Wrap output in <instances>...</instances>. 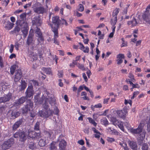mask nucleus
Listing matches in <instances>:
<instances>
[{"label": "nucleus", "mask_w": 150, "mask_h": 150, "mask_svg": "<svg viewBox=\"0 0 150 150\" xmlns=\"http://www.w3.org/2000/svg\"><path fill=\"white\" fill-rule=\"evenodd\" d=\"M28 130L23 129H19L13 134V137L15 138H19V141L21 143V147L25 146L24 143L28 136Z\"/></svg>", "instance_id": "nucleus-1"}, {"label": "nucleus", "mask_w": 150, "mask_h": 150, "mask_svg": "<svg viewBox=\"0 0 150 150\" xmlns=\"http://www.w3.org/2000/svg\"><path fill=\"white\" fill-rule=\"evenodd\" d=\"M60 21V20L59 16H57L52 18V22L53 24L50 23L48 25L51 27L52 31H58V29L59 27Z\"/></svg>", "instance_id": "nucleus-2"}, {"label": "nucleus", "mask_w": 150, "mask_h": 150, "mask_svg": "<svg viewBox=\"0 0 150 150\" xmlns=\"http://www.w3.org/2000/svg\"><path fill=\"white\" fill-rule=\"evenodd\" d=\"M150 4L149 5L146 9V11L142 13V18L145 21L144 23L147 25L150 24Z\"/></svg>", "instance_id": "nucleus-3"}, {"label": "nucleus", "mask_w": 150, "mask_h": 150, "mask_svg": "<svg viewBox=\"0 0 150 150\" xmlns=\"http://www.w3.org/2000/svg\"><path fill=\"white\" fill-rule=\"evenodd\" d=\"M14 143V139L11 137L5 141L1 145L2 150H6L9 149Z\"/></svg>", "instance_id": "nucleus-4"}, {"label": "nucleus", "mask_w": 150, "mask_h": 150, "mask_svg": "<svg viewBox=\"0 0 150 150\" xmlns=\"http://www.w3.org/2000/svg\"><path fill=\"white\" fill-rule=\"evenodd\" d=\"M53 112L51 110H42L39 112V115L41 117L48 118L52 115Z\"/></svg>", "instance_id": "nucleus-5"}, {"label": "nucleus", "mask_w": 150, "mask_h": 150, "mask_svg": "<svg viewBox=\"0 0 150 150\" xmlns=\"http://www.w3.org/2000/svg\"><path fill=\"white\" fill-rule=\"evenodd\" d=\"M33 107V102L30 99H28L26 101V104L25 108H23V113H26L28 111H30Z\"/></svg>", "instance_id": "nucleus-6"}, {"label": "nucleus", "mask_w": 150, "mask_h": 150, "mask_svg": "<svg viewBox=\"0 0 150 150\" xmlns=\"http://www.w3.org/2000/svg\"><path fill=\"white\" fill-rule=\"evenodd\" d=\"M42 137L40 132H36L34 131H30L28 130V138H31L33 139H39Z\"/></svg>", "instance_id": "nucleus-7"}, {"label": "nucleus", "mask_w": 150, "mask_h": 150, "mask_svg": "<svg viewBox=\"0 0 150 150\" xmlns=\"http://www.w3.org/2000/svg\"><path fill=\"white\" fill-rule=\"evenodd\" d=\"M33 89V86L32 85L28 86L25 92V97L27 98L33 97L34 94V91Z\"/></svg>", "instance_id": "nucleus-8"}, {"label": "nucleus", "mask_w": 150, "mask_h": 150, "mask_svg": "<svg viewBox=\"0 0 150 150\" xmlns=\"http://www.w3.org/2000/svg\"><path fill=\"white\" fill-rule=\"evenodd\" d=\"M24 120L23 118H21L16 122L12 126V130L15 131L19 127H21L24 124Z\"/></svg>", "instance_id": "nucleus-9"}, {"label": "nucleus", "mask_w": 150, "mask_h": 150, "mask_svg": "<svg viewBox=\"0 0 150 150\" xmlns=\"http://www.w3.org/2000/svg\"><path fill=\"white\" fill-rule=\"evenodd\" d=\"M23 76V74L22 71L21 69L17 70L15 71V75L14 79L15 82H18L21 79Z\"/></svg>", "instance_id": "nucleus-10"}, {"label": "nucleus", "mask_w": 150, "mask_h": 150, "mask_svg": "<svg viewBox=\"0 0 150 150\" xmlns=\"http://www.w3.org/2000/svg\"><path fill=\"white\" fill-rule=\"evenodd\" d=\"M27 98L25 97L22 96L20 98L16 100L14 103L13 105L15 106H18L23 104L27 99Z\"/></svg>", "instance_id": "nucleus-11"}, {"label": "nucleus", "mask_w": 150, "mask_h": 150, "mask_svg": "<svg viewBox=\"0 0 150 150\" xmlns=\"http://www.w3.org/2000/svg\"><path fill=\"white\" fill-rule=\"evenodd\" d=\"M16 24L17 25H19L22 27L23 28L29 29L28 23L25 21H22L18 20L17 21Z\"/></svg>", "instance_id": "nucleus-12"}, {"label": "nucleus", "mask_w": 150, "mask_h": 150, "mask_svg": "<svg viewBox=\"0 0 150 150\" xmlns=\"http://www.w3.org/2000/svg\"><path fill=\"white\" fill-rule=\"evenodd\" d=\"M21 114L19 111L16 110H11L9 112V116L11 118L15 119L19 116Z\"/></svg>", "instance_id": "nucleus-13"}, {"label": "nucleus", "mask_w": 150, "mask_h": 150, "mask_svg": "<svg viewBox=\"0 0 150 150\" xmlns=\"http://www.w3.org/2000/svg\"><path fill=\"white\" fill-rule=\"evenodd\" d=\"M3 24H4V26L5 29L7 30H9L11 29L13 27L14 24L13 23H11L10 21H4Z\"/></svg>", "instance_id": "nucleus-14"}, {"label": "nucleus", "mask_w": 150, "mask_h": 150, "mask_svg": "<svg viewBox=\"0 0 150 150\" xmlns=\"http://www.w3.org/2000/svg\"><path fill=\"white\" fill-rule=\"evenodd\" d=\"M33 24L37 26H40L42 23L40 19V16H35L33 18L32 21Z\"/></svg>", "instance_id": "nucleus-15"}, {"label": "nucleus", "mask_w": 150, "mask_h": 150, "mask_svg": "<svg viewBox=\"0 0 150 150\" xmlns=\"http://www.w3.org/2000/svg\"><path fill=\"white\" fill-rule=\"evenodd\" d=\"M33 10L35 12L38 14H43L45 11V8L42 6L35 7Z\"/></svg>", "instance_id": "nucleus-16"}, {"label": "nucleus", "mask_w": 150, "mask_h": 150, "mask_svg": "<svg viewBox=\"0 0 150 150\" xmlns=\"http://www.w3.org/2000/svg\"><path fill=\"white\" fill-rule=\"evenodd\" d=\"M35 33L36 34V36L38 37L39 40L41 41H43L44 40V38L42 36V34L40 28L36 27Z\"/></svg>", "instance_id": "nucleus-17"}, {"label": "nucleus", "mask_w": 150, "mask_h": 150, "mask_svg": "<svg viewBox=\"0 0 150 150\" xmlns=\"http://www.w3.org/2000/svg\"><path fill=\"white\" fill-rule=\"evenodd\" d=\"M119 12V8H116L114 10L112 13L113 19L114 20L113 25L114 26L116 24L117 21V15Z\"/></svg>", "instance_id": "nucleus-18"}, {"label": "nucleus", "mask_w": 150, "mask_h": 150, "mask_svg": "<svg viewBox=\"0 0 150 150\" xmlns=\"http://www.w3.org/2000/svg\"><path fill=\"white\" fill-rule=\"evenodd\" d=\"M49 142L47 140L46 137H44L42 139H40L38 142V145L40 147H43L47 144Z\"/></svg>", "instance_id": "nucleus-19"}, {"label": "nucleus", "mask_w": 150, "mask_h": 150, "mask_svg": "<svg viewBox=\"0 0 150 150\" xmlns=\"http://www.w3.org/2000/svg\"><path fill=\"white\" fill-rule=\"evenodd\" d=\"M27 86V83L25 82V81L22 80L21 82V84L18 86V90L19 91H23L26 88Z\"/></svg>", "instance_id": "nucleus-20"}, {"label": "nucleus", "mask_w": 150, "mask_h": 150, "mask_svg": "<svg viewBox=\"0 0 150 150\" xmlns=\"http://www.w3.org/2000/svg\"><path fill=\"white\" fill-rule=\"evenodd\" d=\"M117 57L118 59L117 60V64H121L123 62L122 59H124L125 58L124 55L123 54H120L117 55Z\"/></svg>", "instance_id": "nucleus-21"}, {"label": "nucleus", "mask_w": 150, "mask_h": 150, "mask_svg": "<svg viewBox=\"0 0 150 150\" xmlns=\"http://www.w3.org/2000/svg\"><path fill=\"white\" fill-rule=\"evenodd\" d=\"M33 35L32 34L29 33L26 41V44L28 46L31 44L33 43Z\"/></svg>", "instance_id": "nucleus-22"}, {"label": "nucleus", "mask_w": 150, "mask_h": 150, "mask_svg": "<svg viewBox=\"0 0 150 150\" xmlns=\"http://www.w3.org/2000/svg\"><path fill=\"white\" fill-rule=\"evenodd\" d=\"M66 145V142L64 140L62 139L59 144V149L60 150H65Z\"/></svg>", "instance_id": "nucleus-23"}, {"label": "nucleus", "mask_w": 150, "mask_h": 150, "mask_svg": "<svg viewBox=\"0 0 150 150\" xmlns=\"http://www.w3.org/2000/svg\"><path fill=\"white\" fill-rule=\"evenodd\" d=\"M128 143L130 147L133 150H137V146L136 142L134 141H129Z\"/></svg>", "instance_id": "nucleus-24"}, {"label": "nucleus", "mask_w": 150, "mask_h": 150, "mask_svg": "<svg viewBox=\"0 0 150 150\" xmlns=\"http://www.w3.org/2000/svg\"><path fill=\"white\" fill-rule=\"evenodd\" d=\"M54 33L53 40L54 42L57 45H59V42L57 39V38L58 37V31H53Z\"/></svg>", "instance_id": "nucleus-25"}, {"label": "nucleus", "mask_w": 150, "mask_h": 150, "mask_svg": "<svg viewBox=\"0 0 150 150\" xmlns=\"http://www.w3.org/2000/svg\"><path fill=\"white\" fill-rule=\"evenodd\" d=\"M41 70L47 74H52V71L50 68L43 67L42 68Z\"/></svg>", "instance_id": "nucleus-26"}, {"label": "nucleus", "mask_w": 150, "mask_h": 150, "mask_svg": "<svg viewBox=\"0 0 150 150\" xmlns=\"http://www.w3.org/2000/svg\"><path fill=\"white\" fill-rule=\"evenodd\" d=\"M142 131L141 129L137 128L136 129L132 128L130 129V132L133 134H139L142 132Z\"/></svg>", "instance_id": "nucleus-27"}, {"label": "nucleus", "mask_w": 150, "mask_h": 150, "mask_svg": "<svg viewBox=\"0 0 150 150\" xmlns=\"http://www.w3.org/2000/svg\"><path fill=\"white\" fill-rule=\"evenodd\" d=\"M56 143L54 142H52L49 145V149L50 150H56L57 149L56 146Z\"/></svg>", "instance_id": "nucleus-28"}, {"label": "nucleus", "mask_w": 150, "mask_h": 150, "mask_svg": "<svg viewBox=\"0 0 150 150\" xmlns=\"http://www.w3.org/2000/svg\"><path fill=\"white\" fill-rule=\"evenodd\" d=\"M45 100V102H48L49 101L50 104L51 105L54 104L55 101L54 98L52 97H49L48 98H46Z\"/></svg>", "instance_id": "nucleus-29"}, {"label": "nucleus", "mask_w": 150, "mask_h": 150, "mask_svg": "<svg viewBox=\"0 0 150 150\" xmlns=\"http://www.w3.org/2000/svg\"><path fill=\"white\" fill-rule=\"evenodd\" d=\"M127 24L129 25L131 24L132 26H134L136 25L137 24V22L136 19L133 18L132 20L128 21Z\"/></svg>", "instance_id": "nucleus-30"}, {"label": "nucleus", "mask_w": 150, "mask_h": 150, "mask_svg": "<svg viewBox=\"0 0 150 150\" xmlns=\"http://www.w3.org/2000/svg\"><path fill=\"white\" fill-rule=\"evenodd\" d=\"M12 97V94L10 93H9L6 96H4L5 102L9 101Z\"/></svg>", "instance_id": "nucleus-31"}, {"label": "nucleus", "mask_w": 150, "mask_h": 150, "mask_svg": "<svg viewBox=\"0 0 150 150\" xmlns=\"http://www.w3.org/2000/svg\"><path fill=\"white\" fill-rule=\"evenodd\" d=\"M12 97V94L10 93H9L6 96H4L5 102L9 101Z\"/></svg>", "instance_id": "nucleus-32"}, {"label": "nucleus", "mask_w": 150, "mask_h": 150, "mask_svg": "<svg viewBox=\"0 0 150 150\" xmlns=\"http://www.w3.org/2000/svg\"><path fill=\"white\" fill-rule=\"evenodd\" d=\"M35 101L36 103H37V104H42L43 101V99L42 98H35Z\"/></svg>", "instance_id": "nucleus-33"}, {"label": "nucleus", "mask_w": 150, "mask_h": 150, "mask_svg": "<svg viewBox=\"0 0 150 150\" xmlns=\"http://www.w3.org/2000/svg\"><path fill=\"white\" fill-rule=\"evenodd\" d=\"M100 122L102 124L104 125L105 126L108 125V122L106 117H103L100 120Z\"/></svg>", "instance_id": "nucleus-34"}, {"label": "nucleus", "mask_w": 150, "mask_h": 150, "mask_svg": "<svg viewBox=\"0 0 150 150\" xmlns=\"http://www.w3.org/2000/svg\"><path fill=\"white\" fill-rule=\"evenodd\" d=\"M117 114L121 118L123 119L125 118V114L123 112L122 110H119L117 112Z\"/></svg>", "instance_id": "nucleus-35"}, {"label": "nucleus", "mask_w": 150, "mask_h": 150, "mask_svg": "<svg viewBox=\"0 0 150 150\" xmlns=\"http://www.w3.org/2000/svg\"><path fill=\"white\" fill-rule=\"evenodd\" d=\"M20 28L17 26L14 28L13 30L11 31V32L12 34L18 33L20 32Z\"/></svg>", "instance_id": "nucleus-36"}, {"label": "nucleus", "mask_w": 150, "mask_h": 150, "mask_svg": "<svg viewBox=\"0 0 150 150\" xmlns=\"http://www.w3.org/2000/svg\"><path fill=\"white\" fill-rule=\"evenodd\" d=\"M147 118V119L146 120V122L147 124V130L149 132L150 130V117H148Z\"/></svg>", "instance_id": "nucleus-37"}, {"label": "nucleus", "mask_w": 150, "mask_h": 150, "mask_svg": "<svg viewBox=\"0 0 150 150\" xmlns=\"http://www.w3.org/2000/svg\"><path fill=\"white\" fill-rule=\"evenodd\" d=\"M117 125L118 127L123 132L125 131V129L123 126V123L121 121L119 122Z\"/></svg>", "instance_id": "nucleus-38"}, {"label": "nucleus", "mask_w": 150, "mask_h": 150, "mask_svg": "<svg viewBox=\"0 0 150 150\" xmlns=\"http://www.w3.org/2000/svg\"><path fill=\"white\" fill-rule=\"evenodd\" d=\"M43 110H50L49 108V106L47 102H45H45L43 104Z\"/></svg>", "instance_id": "nucleus-39"}, {"label": "nucleus", "mask_w": 150, "mask_h": 150, "mask_svg": "<svg viewBox=\"0 0 150 150\" xmlns=\"http://www.w3.org/2000/svg\"><path fill=\"white\" fill-rule=\"evenodd\" d=\"M40 123L37 122L34 126V130L35 131H38L40 129Z\"/></svg>", "instance_id": "nucleus-40"}, {"label": "nucleus", "mask_w": 150, "mask_h": 150, "mask_svg": "<svg viewBox=\"0 0 150 150\" xmlns=\"http://www.w3.org/2000/svg\"><path fill=\"white\" fill-rule=\"evenodd\" d=\"M28 29H29L26 28L22 30V32L25 38L28 35Z\"/></svg>", "instance_id": "nucleus-41"}, {"label": "nucleus", "mask_w": 150, "mask_h": 150, "mask_svg": "<svg viewBox=\"0 0 150 150\" xmlns=\"http://www.w3.org/2000/svg\"><path fill=\"white\" fill-rule=\"evenodd\" d=\"M26 16V14L25 13H23L20 16V18L22 20V21H25Z\"/></svg>", "instance_id": "nucleus-42"}, {"label": "nucleus", "mask_w": 150, "mask_h": 150, "mask_svg": "<svg viewBox=\"0 0 150 150\" xmlns=\"http://www.w3.org/2000/svg\"><path fill=\"white\" fill-rule=\"evenodd\" d=\"M88 119L89 120V122L93 124L94 126L96 127L97 125V123L93 119L91 118L88 117Z\"/></svg>", "instance_id": "nucleus-43"}, {"label": "nucleus", "mask_w": 150, "mask_h": 150, "mask_svg": "<svg viewBox=\"0 0 150 150\" xmlns=\"http://www.w3.org/2000/svg\"><path fill=\"white\" fill-rule=\"evenodd\" d=\"M16 65H13L11 66L10 68V72L12 75H13L14 72L15 71L16 69Z\"/></svg>", "instance_id": "nucleus-44"}, {"label": "nucleus", "mask_w": 150, "mask_h": 150, "mask_svg": "<svg viewBox=\"0 0 150 150\" xmlns=\"http://www.w3.org/2000/svg\"><path fill=\"white\" fill-rule=\"evenodd\" d=\"M29 147L30 149L33 150L35 148V144L33 142H30L29 144Z\"/></svg>", "instance_id": "nucleus-45"}, {"label": "nucleus", "mask_w": 150, "mask_h": 150, "mask_svg": "<svg viewBox=\"0 0 150 150\" xmlns=\"http://www.w3.org/2000/svg\"><path fill=\"white\" fill-rule=\"evenodd\" d=\"M78 10L80 11H83L84 9V8L83 5L81 4H79L78 6Z\"/></svg>", "instance_id": "nucleus-46"}, {"label": "nucleus", "mask_w": 150, "mask_h": 150, "mask_svg": "<svg viewBox=\"0 0 150 150\" xmlns=\"http://www.w3.org/2000/svg\"><path fill=\"white\" fill-rule=\"evenodd\" d=\"M142 145V150H148V146L146 144L144 143Z\"/></svg>", "instance_id": "nucleus-47"}, {"label": "nucleus", "mask_w": 150, "mask_h": 150, "mask_svg": "<svg viewBox=\"0 0 150 150\" xmlns=\"http://www.w3.org/2000/svg\"><path fill=\"white\" fill-rule=\"evenodd\" d=\"M112 124L115 125H117L119 121H118L116 118H113L112 120Z\"/></svg>", "instance_id": "nucleus-48"}, {"label": "nucleus", "mask_w": 150, "mask_h": 150, "mask_svg": "<svg viewBox=\"0 0 150 150\" xmlns=\"http://www.w3.org/2000/svg\"><path fill=\"white\" fill-rule=\"evenodd\" d=\"M139 93V92L138 91L134 92L133 93V96L131 97V99H133L135 97H136Z\"/></svg>", "instance_id": "nucleus-49"}, {"label": "nucleus", "mask_w": 150, "mask_h": 150, "mask_svg": "<svg viewBox=\"0 0 150 150\" xmlns=\"http://www.w3.org/2000/svg\"><path fill=\"white\" fill-rule=\"evenodd\" d=\"M83 87L82 86H80L79 88L77 90V94L78 95L81 92V91L83 90Z\"/></svg>", "instance_id": "nucleus-50"}, {"label": "nucleus", "mask_w": 150, "mask_h": 150, "mask_svg": "<svg viewBox=\"0 0 150 150\" xmlns=\"http://www.w3.org/2000/svg\"><path fill=\"white\" fill-rule=\"evenodd\" d=\"M61 22L62 24L63 25L65 24L66 26L68 25V23L67 22V21L64 19H62V21H60Z\"/></svg>", "instance_id": "nucleus-51"}, {"label": "nucleus", "mask_w": 150, "mask_h": 150, "mask_svg": "<svg viewBox=\"0 0 150 150\" xmlns=\"http://www.w3.org/2000/svg\"><path fill=\"white\" fill-rule=\"evenodd\" d=\"M139 134H140V138H141L142 139H144L145 137V133L142 131V132H141Z\"/></svg>", "instance_id": "nucleus-52"}, {"label": "nucleus", "mask_w": 150, "mask_h": 150, "mask_svg": "<svg viewBox=\"0 0 150 150\" xmlns=\"http://www.w3.org/2000/svg\"><path fill=\"white\" fill-rule=\"evenodd\" d=\"M122 147L125 150H128L129 149L127 146V144L126 143H123V144L122 145Z\"/></svg>", "instance_id": "nucleus-53"}, {"label": "nucleus", "mask_w": 150, "mask_h": 150, "mask_svg": "<svg viewBox=\"0 0 150 150\" xmlns=\"http://www.w3.org/2000/svg\"><path fill=\"white\" fill-rule=\"evenodd\" d=\"M128 77L131 79V80L132 81H133V80L134 79V76L131 72H130L129 74Z\"/></svg>", "instance_id": "nucleus-54"}, {"label": "nucleus", "mask_w": 150, "mask_h": 150, "mask_svg": "<svg viewBox=\"0 0 150 150\" xmlns=\"http://www.w3.org/2000/svg\"><path fill=\"white\" fill-rule=\"evenodd\" d=\"M0 66L1 68L4 67L3 61L2 57L0 56Z\"/></svg>", "instance_id": "nucleus-55"}, {"label": "nucleus", "mask_w": 150, "mask_h": 150, "mask_svg": "<svg viewBox=\"0 0 150 150\" xmlns=\"http://www.w3.org/2000/svg\"><path fill=\"white\" fill-rule=\"evenodd\" d=\"M31 81L32 82L34 86H38V81L34 80H32Z\"/></svg>", "instance_id": "nucleus-56"}, {"label": "nucleus", "mask_w": 150, "mask_h": 150, "mask_svg": "<svg viewBox=\"0 0 150 150\" xmlns=\"http://www.w3.org/2000/svg\"><path fill=\"white\" fill-rule=\"evenodd\" d=\"M30 116L32 117H34L36 115L35 113L33 111H31L30 113Z\"/></svg>", "instance_id": "nucleus-57"}, {"label": "nucleus", "mask_w": 150, "mask_h": 150, "mask_svg": "<svg viewBox=\"0 0 150 150\" xmlns=\"http://www.w3.org/2000/svg\"><path fill=\"white\" fill-rule=\"evenodd\" d=\"M20 45L19 43L18 42H15V47L16 49L17 50H18V48L19 47Z\"/></svg>", "instance_id": "nucleus-58"}, {"label": "nucleus", "mask_w": 150, "mask_h": 150, "mask_svg": "<svg viewBox=\"0 0 150 150\" xmlns=\"http://www.w3.org/2000/svg\"><path fill=\"white\" fill-rule=\"evenodd\" d=\"M38 59V55H33L31 58V60L33 61L37 60Z\"/></svg>", "instance_id": "nucleus-59"}, {"label": "nucleus", "mask_w": 150, "mask_h": 150, "mask_svg": "<svg viewBox=\"0 0 150 150\" xmlns=\"http://www.w3.org/2000/svg\"><path fill=\"white\" fill-rule=\"evenodd\" d=\"M107 140L108 142H113L115 141V139L113 138L109 137L107 139Z\"/></svg>", "instance_id": "nucleus-60"}, {"label": "nucleus", "mask_w": 150, "mask_h": 150, "mask_svg": "<svg viewBox=\"0 0 150 150\" xmlns=\"http://www.w3.org/2000/svg\"><path fill=\"white\" fill-rule=\"evenodd\" d=\"M45 134L46 135L47 137L50 138L51 136V134L48 131H46L45 132Z\"/></svg>", "instance_id": "nucleus-61"}, {"label": "nucleus", "mask_w": 150, "mask_h": 150, "mask_svg": "<svg viewBox=\"0 0 150 150\" xmlns=\"http://www.w3.org/2000/svg\"><path fill=\"white\" fill-rule=\"evenodd\" d=\"M82 76L85 81L87 82L88 81V79L86 74L85 73H83L82 74Z\"/></svg>", "instance_id": "nucleus-62"}, {"label": "nucleus", "mask_w": 150, "mask_h": 150, "mask_svg": "<svg viewBox=\"0 0 150 150\" xmlns=\"http://www.w3.org/2000/svg\"><path fill=\"white\" fill-rule=\"evenodd\" d=\"M14 48V45L13 44H11L10 45V48L9 50V52L11 53H12Z\"/></svg>", "instance_id": "nucleus-63"}, {"label": "nucleus", "mask_w": 150, "mask_h": 150, "mask_svg": "<svg viewBox=\"0 0 150 150\" xmlns=\"http://www.w3.org/2000/svg\"><path fill=\"white\" fill-rule=\"evenodd\" d=\"M78 143L81 145H83L84 144V142L83 140L81 139L80 140H79L78 141Z\"/></svg>", "instance_id": "nucleus-64"}]
</instances>
